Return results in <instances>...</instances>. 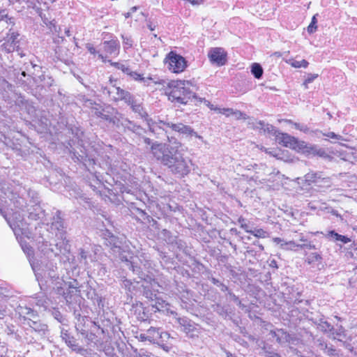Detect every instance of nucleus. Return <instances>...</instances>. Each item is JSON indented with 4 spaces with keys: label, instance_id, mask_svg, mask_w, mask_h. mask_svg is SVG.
Wrapping results in <instances>:
<instances>
[{
    "label": "nucleus",
    "instance_id": "obj_1",
    "mask_svg": "<svg viewBox=\"0 0 357 357\" xmlns=\"http://www.w3.org/2000/svg\"><path fill=\"white\" fill-rule=\"evenodd\" d=\"M28 195L26 189L20 185L0 184V207H10L13 211L12 214L5 215L4 217L17 239L22 236L29 238L30 234L28 225L24 220V215L17 211H24V208L27 207L25 196Z\"/></svg>",
    "mask_w": 357,
    "mask_h": 357
},
{
    "label": "nucleus",
    "instance_id": "obj_2",
    "mask_svg": "<svg viewBox=\"0 0 357 357\" xmlns=\"http://www.w3.org/2000/svg\"><path fill=\"white\" fill-rule=\"evenodd\" d=\"M187 149L176 140L169 139L168 144H154L152 154L161 164L178 178L188 175L191 170L192 160L185 156Z\"/></svg>",
    "mask_w": 357,
    "mask_h": 357
},
{
    "label": "nucleus",
    "instance_id": "obj_3",
    "mask_svg": "<svg viewBox=\"0 0 357 357\" xmlns=\"http://www.w3.org/2000/svg\"><path fill=\"white\" fill-rule=\"evenodd\" d=\"M110 241V243L114 245V248L117 249V252H119V258L122 261L127 262L128 268L137 274L139 278L142 280V286L144 288V295L149 300L155 301V303L152 305V307H155L157 310H160L163 308L165 307V302L157 296V293H159L160 289H162L158 282L152 278L150 275L144 273L141 271L140 267L134 265L135 263L134 261V257L130 252H126L124 250L123 252H120L121 248L116 236L111 235Z\"/></svg>",
    "mask_w": 357,
    "mask_h": 357
},
{
    "label": "nucleus",
    "instance_id": "obj_4",
    "mask_svg": "<svg viewBox=\"0 0 357 357\" xmlns=\"http://www.w3.org/2000/svg\"><path fill=\"white\" fill-rule=\"evenodd\" d=\"M169 86L171 91L169 93L168 98L173 102L186 105L192 100H198L197 96L191 89L193 86L190 81H173ZM199 101L202 102V99L199 98Z\"/></svg>",
    "mask_w": 357,
    "mask_h": 357
},
{
    "label": "nucleus",
    "instance_id": "obj_5",
    "mask_svg": "<svg viewBox=\"0 0 357 357\" xmlns=\"http://www.w3.org/2000/svg\"><path fill=\"white\" fill-rule=\"evenodd\" d=\"M30 264L40 287L47 283V279L52 281L59 279L56 271L57 268L52 262L45 264V261H42L39 264L38 261L30 260Z\"/></svg>",
    "mask_w": 357,
    "mask_h": 357
},
{
    "label": "nucleus",
    "instance_id": "obj_6",
    "mask_svg": "<svg viewBox=\"0 0 357 357\" xmlns=\"http://www.w3.org/2000/svg\"><path fill=\"white\" fill-rule=\"evenodd\" d=\"M50 229L53 232L55 233L58 240L60 241L55 244V246L60 250L61 252H62V249L65 252H69L70 245L68 243V241L66 238L64 222L61 216V211H57L54 215L51 222Z\"/></svg>",
    "mask_w": 357,
    "mask_h": 357
},
{
    "label": "nucleus",
    "instance_id": "obj_7",
    "mask_svg": "<svg viewBox=\"0 0 357 357\" xmlns=\"http://www.w3.org/2000/svg\"><path fill=\"white\" fill-rule=\"evenodd\" d=\"M174 322L189 337L194 338L200 334L199 326L185 317H178L175 314Z\"/></svg>",
    "mask_w": 357,
    "mask_h": 357
},
{
    "label": "nucleus",
    "instance_id": "obj_8",
    "mask_svg": "<svg viewBox=\"0 0 357 357\" xmlns=\"http://www.w3.org/2000/svg\"><path fill=\"white\" fill-rule=\"evenodd\" d=\"M165 63L167 66L168 69L174 73H181L187 67V61L185 58L174 52H170L167 55Z\"/></svg>",
    "mask_w": 357,
    "mask_h": 357
},
{
    "label": "nucleus",
    "instance_id": "obj_9",
    "mask_svg": "<svg viewBox=\"0 0 357 357\" xmlns=\"http://www.w3.org/2000/svg\"><path fill=\"white\" fill-rule=\"evenodd\" d=\"M276 141L286 147L293 149L305 150L306 151H313L314 147H307L304 142L298 141L295 137L286 133L279 132Z\"/></svg>",
    "mask_w": 357,
    "mask_h": 357
},
{
    "label": "nucleus",
    "instance_id": "obj_10",
    "mask_svg": "<svg viewBox=\"0 0 357 357\" xmlns=\"http://www.w3.org/2000/svg\"><path fill=\"white\" fill-rule=\"evenodd\" d=\"M157 125L163 130H166L167 128H171L172 130L178 132L179 133L186 135H192L195 134L197 136V133L194 132L193 129L188 126H185L183 123H173L171 122L164 121L160 120Z\"/></svg>",
    "mask_w": 357,
    "mask_h": 357
},
{
    "label": "nucleus",
    "instance_id": "obj_11",
    "mask_svg": "<svg viewBox=\"0 0 357 357\" xmlns=\"http://www.w3.org/2000/svg\"><path fill=\"white\" fill-rule=\"evenodd\" d=\"M208 56L211 62L218 66H223L227 61V54L221 47L211 48Z\"/></svg>",
    "mask_w": 357,
    "mask_h": 357
},
{
    "label": "nucleus",
    "instance_id": "obj_12",
    "mask_svg": "<svg viewBox=\"0 0 357 357\" xmlns=\"http://www.w3.org/2000/svg\"><path fill=\"white\" fill-rule=\"evenodd\" d=\"M305 181L310 185L311 183H315L317 186H321L319 184L321 182L326 183V187L331 186V181L328 177H323L321 173L317 172H309L305 176Z\"/></svg>",
    "mask_w": 357,
    "mask_h": 357
},
{
    "label": "nucleus",
    "instance_id": "obj_13",
    "mask_svg": "<svg viewBox=\"0 0 357 357\" xmlns=\"http://www.w3.org/2000/svg\"><path fill=\"white\" fill-rule=\"evenodd\" d=\"M131 102H132L127 104L128 105H130L133 112L137 113L142 117V119L146 121L150 130H151L152 126L154 124H156L157 122H153L151 119L149 118V115L144 110L143 107L141 105V104L137 103L136 101L134 100L133 97L131 98Z\"/></svg>",
    "mask_w": 357,
    "mask_h": 357
},
{
    "label": "nucleus",
    "instance_id": "obj_14",
    "mask_svg": "<svg viewBox=\"0 0 357 357\" xmlns=\"http://www.w3.org/2000/svg\"><path fill=\"white\" fill-rule=\"evenodd\" d=\"M19 33L12 32L9 34L8 38L2 45L3 50L6 52H13L19 47Z\"/></svg>",
    "mask_w": 357,
    "mask_h": 357
},
{
    "label": "nucleus",
    "instance_id": "obj_15",
    "mask_svg": "<svg viewBox=\"0 0 357 357\" xmlns=\"http://www.w3.org/2000/svg\"><path fill=\"white\" fill-rule=\"evenodd\" d=\"M27 324L41 337L45 336L48 332L47 325L37 321H34L31 318L28 319Z\"/></svg>",
    "mask_w": 357,
    "mask_h": 357
},
{
    "label": "nucleus",
    "instance_id": "obj_16",
    "mask_svg": "<svg viewBox=\"0 0 357 357\" xmlns=\"http://www.w3.org/2000/svg\"><path fill=\"white\" fill-rule=\"evenodd\" d=\"M273 241L284 250L296 251L297 248H299V244L296 243L294 241H285L283 238L275 237L273 238Z\"/></svg>",
    "mask_w": 357,
    "mask_h": 357
},
{
    "label": "nucleus",
    "instance_id": "obj_17",
    "mask_svg": "<svg viewBox=\"0 0 357 357\" xmlns=\"http://www.w3.org/2000/svg\"><path fill=\"white\" fill-rule=\"evenodd\" d=\"M103 48L107 54L117 56L119 53L120 45L117 40H111L103 43Z\"/></svg>",
    "mask_w": 357,
    "mask_h": 357
},
{
    "label": "nucleus",
    "instance_id": "obj_18",
    "mask_svg": "<svg viewBox=\"0 0 357 357\" xmlns=\"http://www.w3.org/2000/svg\"><path fill=\"white\" fill-rule=\"evenodd\" d=\"M27 206V213H28V217L29 218L31 219V220H40V219H43L45 214H44V211L42 209V208L40 207V206L39 205H33V206H31L30 208H28L29 206L26 204Z\"/></svg>",
    "mask_w": 357,
    "mask_h": 357
},
{
    "label": "nucleus",
    "instance_id": "obj_19",
    "mask_svg": "<svg viewBox=\"0 0 357 357\" xmlns=\"http://www.w3.org/2000/svg\"><path fill=\"white\" fill-rule=\"evenodd\" d=\"M255 127L257 129L260 130H263L264 132L268 133L270 135L275 136V139L277 138V135L280 132L273 126L265 123L264 121H259L256 122Z\"/></svg>",
    "mask_w": 357,
    "mask_h": 357
},
{
    "label": "nucleus",
    "instance_id": "obj_20",
    "mask_svg": "<svg viewBox=\"0 0 357 357\" xmlns=\"http://www.w3.org/2000/svg\"><path fill=\"white\" fill-rule=\"evenodd\" d=\"M38 250L43 253L45 255L49 256L51 254H54L55 256L59 255L61 252L60 250L56 247V249L59 250V252L54 251L52 248H51V244L47 241H42L38 243ZM66 252H65L62 249L61 254H65Z\"/></svg>",
    "mask_w": 357,
    "mask_h": 357
},
{
    "label": "nucleus",
    "instance_id": "obj_21",
    "mask_svg": "<svg viewBox=\"0 0 357 357\" xmlns=\"http://www.w3.org/2000/svg\"><path fill=\"white\" fill-rule=\"evenodd\" d=\"M36 12L40 17L43 22L48 29H50L51 31H57L54 20H51L50 18L47 17L44 13H43L40 8H37Z\"/></svg>",
    "mask_w": 357,
    "mask_h": 357
},
{
    "label": "nucleus",
    "instance_id": "obj_22",
    "mask_svg": "<svg viewBox=\"0 0 357 357\" xmlns=\"http://www.w3.org/2000/svg\"><path fill=\"white\" fill-rule=\"evenodd\" d=\"M61 337L69 347L73 350H76L77 347L76 340L73 336H70L68 331L62 329L61 331Z\"/></svg>",
    "mask_w": 357,
    "mask_h": 357
},
{
    "label": "nucleus",
    "instance_id": "obj_23",
    "mask_svg": "<svg viewBox=\"0 0 357 357\" xmlns=\"http://www.w3.org/2000/svg\"><path fill=\"white\" fill-rule=\"evenodd\" d=\"M117 93H118L117 96L114 95V101L123 100L126 103L132 102L131 98H132V96L130 94V92L119 87V90H117Z\"/></svg>",
    "mask_w": 357,
    "mask_h": 357
},
{
    "label": "nucleus",
    "instance_id": "obj_24",
    "mask_svg": "<svg viewBox=\"0 0 357 357\" xmlns=\"http://www.w3.org/2000/svg\"><path fill=\"white\" fill-rule=\"evenodd\" d=\"M273 336L276 338L278 342L282 344L289 340V335L283 330H277L272 332Z\"/></svg>",
    "mask_w": 357,
    "mask_h": 357
},
{
    "label": "nucleus",
    "instance_id": "obj_25",
    "mask_svg": "<svg viewBox=\"0 0 357 357\" xmlns=\"http://www.w3.org/2000/svg\"><path fill=\"white\" fill-rule=\"evenodd\" d=\"M20 245L22 247V250L26 255L29 258V261H35L33 259V250L31 246L27 244L25 241H23L22 239L19 241Z\"/></svg>",
    "mask_w": 357,
    "mask_h": 357
},
{
    "label": "nucleus",
    "instance_id": "obj_26",
    "mask_svg": "<svg viewBox=\"0 0 357 357\" xmlns=\"http://www.w3.org/2000/svg\"><path fill=\"white\" fill-rule=\"evenodd\" d=\"M122 125L127 128L128 129L132 130L134 132L140 133V130H142V128L132 123V121H129L128 119H126L122 122Z\"/></svg>",
    "mask_w": 357,
    "mask_h": 357
},
{
    "label": "nucleus",
    "instance_id": "obj_27",
    "mask_svg": "<svg viewBox=\"0 0 357 357\" xmlns=\"http://www.w3.org/2000/svg\"><path fill=\"white\" fill-rule=\"evenodd\" d=\"M263 72V68L259 63H254L252 65L251 73L255 78L260 79L262 77Z\"/></svg>",
    "mask_w": 357,
    "mask_h": 357
},
{
    "label": "nucleus",
    "instance_id": "obj_28",
    "mask_svg": "<svg viewBox=\"0 0 357 357\" xmlns=\"http://www.w3.org/2000/svg\"><path fill=\"white\" fill-rule=\"evenodd\" d=\"M128 75L133 80L144 82V83H146L147 81L151 79V78H150V77H147V78L144 77L142 76V75H141L135 71H132L131 69L130 70V73H128Z\"/></svg>",
    "mask_w": 357,
    "mask_h": 357
},
{
    "label": "nucleus",
    "instance_id": "obj_29",
    "mask_svg": "<svg viewBox=\"0 0 357 357\" xmlns=\"http://www.w3.org/2000/svg\"><path fill=\"white\" fill-rule=\"evenodd\" d=\"M328 236H330L333 239H335V241H341L343 243H347L348 242L350 241V239L348 237H347L345 236H342V235L338 234L337 233H336L334 231H331L328 233Z\"/></svg>",
    "mask_w": 357,
    "mask_h": 357
},
{
    "label": "nucleus",
    "instance_id": "obj_30",
    "mask_svg": "<svg viewBox=\"0 0 357 357\" xmlns=\"http://www.w3.org/2000/svg\"><path fill=\"white\" fill-rule=\"evenodd\" d=\"M317 328L319 330L324 333L330 332L333 329V326L331 324H329L328 321L322 320H321L318 324Z\"/></svg>",
    "mask_w": 357,
    "mask_h": 357
},
{
    "label": "nucleus",
    "instance_id": "obj_31",
    "mask_svg": "<svg viewBox=\"0 0 357 357\" xmlns=\"http://www.w3.org/2000/svg\"><path fill=\"white\" fill-rule=\"evenodd\" d=\"M321 259H322V257L319 254H318L317 252H312L307 257L306 261L309 264H314L315 262H320L321 261Z\"/></svg>",
    "mask_w": 357,
    "mask_h": 357
},
{
    "label": "nucleus",
    "instance_id": "obj_32",
    "mask_svg": "<svg viewBox=\"0 0 357 357\" xmlns=\"http://www.w3.org/2000/svg\"><path fill=\"white\" fill-rule=\"evenodd\" d=\"M146 333L152 341H155L160 337L158 329L153 327H151L148 329Z\"/></svg>",
    "mask_w": 357,
    "mask_h": 357
},
{
    "label": "nucleus",
    "instance_id": "obj_33",
    "mask_svg": "<svg viewBox=\"0 0 357 357\" xmlns=\"http://www.w3.org/2000/svg\"><path fill=\"white\" fill-rule=\"evenodd\" d=\"M111 65L114 66L116 68L121 70L123 73L126 75H128V73H130V68L122 63L111 62Z\"/></svg>",
    "mask_w": 357,
    "mask_h": 357
},
{
    "label": "nucleus",
    "instance_id": "obj_34",
    "mask_svg": "<svg viewBox=\"0 0 357 357\" xmlns=\"http://www.w3.org/2000/svg\"><path fill=\"white\" fill-rule=\"evenodd\" d=\"M103 93H106L108 96L114 100V95L117 96V90H119V86H112L110 88L104 87L102 88Z\"/></svg>",
    "mask_w": 357,
    "mask_h": 357
},
{
    "label": "nucleus",
    "instance_id": "obj_35",
    "mask_svg": "<svg viewBox=\"0 0 357 357\" xmlns=\"http://www.w3.org/2000/svg\"><path fill=\"white\" fill-rule=\"evenodd\" d=\"M253 236L257 237V238H266L267 237V232L264 231L263 229H256L254 230L250 229V231L248 232Z\"/></svg>",
    "mask_w": 357,
    "mask_h": 357
},
{
    "label": "nucleus",
    "instance_id": "obj_36",
    "mask_svg": "<svg viewBox=\"0 0 357 357\" xmlns=\"http://www.w3.org/2000/svg\"><path fill=\"white\" fill-rule=\"evenodd\" d=\"M79 261L80 263H83L84 265L88 264V258H91V256H89L88 253L83 249L79 250Z\"/></svg>",
    "mask_w": 357,
    "mask_h": 357
},
{
    "label": "nucleus",
    "instance_id": "obj_37",
    "mask_svg": "<svg viewBox=\"0 0 357 357\" xmlns=\"http://www.w3.org/2000/svg\"><path fill=\"white\" fill-rule=\"evenodd\" d=\"M123 45L124 49L130 48L132 46L133 40L130 37L122 35Z\"/></svg>",
    "mask_w": 357,
    "mask_h": 357
},
{
    "label": "nucleus",
    "instance_id": "obj_38",
    "mask_svg": "<svg viewBox=\"0 0 357 357\" xmlns=\"http://www.w3.org/2000/svg\"><path fill=\"white\" fill-rule=\"evenodd\" d=\"M318 77V74H307L303 85L305 89H307V84L312 83L316 78Z\"/></svg>",
    "mask_w": 357,
    "mask_h": 357
},
{
    "label": "nucleus",
    "instance_id": "obj_39",
    "mask_svg": "<svg viewBox=\"0 0 357 357\" xmlns=\"http://www.w3.org/2000/svg\"><path fill=\"white\" fill-rule=\"evenodd\" d=\"M5 19H7V23H9V24H14V21H13V18L12 17H10L8 18V13L6 12V10H1L0 11V21H2Z\"/></svg>",
    "mask_w": 357,
    "mask_h": 357
},
{
    "label": "nucleus",
    "instance_id": "obj_40",
    "mask_svg": "<svg viewBox=\"0 0 357 357\" xmlns=\"http://www.w3.org/2000/svg\"><path fill=\"white\" fill-rule=\"evenodd\" d=\"M231 116H234L236 119H246L248 118L247 115L245 113H243L239 110H234L233 109Z\"/></svg>",
    "mask_w": 357,
    "mask_h": 357
},
{
    "label": "nucleus",
    "instance_id": "obj_41",
    "mask_svg": "<svg viewBox=\"0 0 357 357\" xmlns=\"http://www.w3.org/2000/svg\"><path fill=\"white\" fill-rule=\"evenodd\" d=\"M238 223L241 225V227L247 233L250 231V228L248 225L245 222V219L243 217H240L238 220Z\"/></svg>",
    "mask_w": 357,
    "mask_h": 357
},
{
    "label": "nucleus",
    "instance_id": "obj_42",
    "mask_svg": "<svg viewBox=\"0 0 357 357\" xmlns=\"http://www.w3.org/2000/svg\"><path fill=\"white\" fill-rule=\"evenodd\" d=\"M216 112L220 114H222L225 115L226 116H231L232 109L218 107V109H216Z\"/></svg>",
    "mask_w": 357,
    "mask_h": 357
},
{
    "label": "nucleus",
    "instance_id": "obj_43",
    "mask_svg": "<svg viewBox=\"0 0 357 357\" xmlns=\"http://www.w3.org/2000/svg\"><path fill=\"white\" fill-rule=\"evenodd\" d=\"M317 23V20H316V17L315 16H314L312 19V22L310 24V25L308 26L307 27V31L310 33H313L314 31H315L316 29H317V26L315 25V24Z\"/></svg>",
    "mask_w": 357,
    "mask_h": 357
},
{
    "label": "nucleus",
    "instance_id": "obj_44",
    "mask_svg": "<svg viewBox=\"0 0 357 357\" xmlns=\"http://www.w3.org/2000/svg\"><path fill=\"white\" fill-rule=\"evenodd\" d=\"M324 352L331 357H338L336 350L333 347H327Z\"/></svg>",
    "mask_w": 357,
    "mask_h": 357
},
{
    "label": "nucleus",
    "instance_id": "obj_45",
    "mask_svg": "<svg viewBox=\"0 0 357 357\" xmlns=\"http://www.w3.org/2000/svg\"><path fill=\"white\" fill-rule=\"evenodd\" d=\"M285 62L289 65H291L292 67L296 68H301V63L300 61H296L294 59H289L288 60H285Z\"/></svg>",
    "mask_w": 357,
    "mask_h": 357
},
{
    "label": "nucleus",
    "instance_id": "obj_46",
    "mask_svg": "<svg viewBox=\"0 0 357 357\" xmlns=\"http://www.w3.org/2000/svg\"><path fill=\"white\" fill-rule=\"evenodd\" d=\"M294 126L296 129H298L304 132H307L309 131V128H307V126L304 124L294 123Z\"/></svg>",
    "mask_w": 357,
    "mask_h": 357
},
{
    "label": "nucleus",
    "instance_id": "obj_47",
    "mask_svg": "<svg viewBox=\"0 0 357 357\" xmlns=\"http://www.w3.org/2000/svg\"><path fill=\"white\" fill-rule=\"evenodd\" d=\"M299 248L316 249V247L314 245L312 244L311 242L307 241L305 243L299 244Z\"/></svg>",
    "mask_w": 357,
    "mask_h": 357
},
{
    "label": "nucleus",
    "instance_id": "obj_48",
    "mask_svg": "<svg viewBox=\"0 0 357 357\" xmlns=\"http://www.w3.org/2000/svg\"><path fill=\"white\" fill-rule=\"evenodd\" d=\"M325 136L330 137L331 139H342V137L338 135H336L333 132H328L326 134H324Z\"/></svg>",
    "mask_w": 357,
    "mask_h": 357
},
{
    "label": "nucleus",
    "instance_id": "obj_49",
    "mask_svg": "<svg viewBox=\"0 0 357 357\" xmlns=\"http://www.w3.org/2000/svg\"><path fill=\"white\" fill-rule=\"evenodd\" d=\"M229 294L231 297V299L236 303L239 306H241V301L239 300L238 297L234 294L232 292H229Z\"/></svg>",
    "mask_w": 357,
    "mask_h": 357
},
{
    "label": "nucleus",
    "instance_id": "obj_50",
    "mask_svg": "<svg viewBox=\"0 0 357 357\" xmlns=\"http://www.w3.org/2000/svg\"><path fill=\"white\" fill-rule=\"evenodd\" d=\"M144 142L146 144H148V145H150L151 146V151H152V146L154 145V144H162V143H158V142H153L152 140L148 137H144Z\"/></svg>",
    "mask_w": 357,
    "mask_h": 357
},
{
    "label": "nucleus",
    "instance_id": "obj_51",
    "mask_svg": "<svg viewBox=\"0 0 357 357\" xmlns=\"http://www.w3.org/2000/svg\"><path fill=\"white\" fill-rule=\"evenodd\" d=\"M317 342H318V347H319L321 350H323L324 351L325 350H326L328 346L321 340H319V339L317 340Z\"/></svg>",
    "mask_w": 357,
    "mask_h": 357
},
{
    "label": "nucleus",
    "instance_id": "obj_52",
    "mask_svg": "<svg viewBox=\"0 0 357 357\" xmlns=\"http://www.w3.org/2000/svg\"><path fill=\"white\" fill-rule=\"evenodd\" d=\"M26 312L24 313L26 314L28 316H30L31 317L34 318L36 314H35L34 311L31 308H25Z\"/></svg>",
    "mask_w": 357,
    "mask_h": 357
},
{
    "label": "nucleus",
    "instance_id": "obj_53",
    "mask_svg": "<svg viewBox=\"0 0 357 357\" xmlns=\"http://www.w3.org/2000/svg\"><path fill=\"white\" fill-rule=\"evenodd\" d=\"M86 48L88 50V51L91 54H96L97 53L96 49L94 48V47L90 44V43H88L86 44Z\"/></svg>",
    "mask_w": 357,
    "mask_h": 357
},
{
    "label": "nucleus",
    "instance_id": "obj_54",
    "mask_svg": "<svg viewBox=\"0 0 357 357\" xmlns=\"http://www.w3.org/2000/svg\"><path fill=\"white\" fill-rule=\"evenodd\" d=\"M204 100V103L206 104V105L211 110H214V111H216V109H218V107H215L213 104H211L209 101L208 100Z\"/></svg>",
    "mask_w": 357,
    "mask_h": 357
},
{
    "label": "nucleus",
    "instance_id": "obj_55",
    "mask_svg": "<svg viewBox=\"0 0 357 357\" xmlns=\"http://www.w3.org/2000/svg\"><path fill=\"white\" fill-rule=\"evenodd\" d=\"M266 357H281V356L275 352L266 351Z\"/></svg>",
    "mask_w": 357,
    "mask_h": 357
},
{
    "label": "nucleus",
    "instance_id": "obj_56",
    "mask_svg": "<svg viewBox=\"0 0 357 357\" xmlns=\"http://www.w3.org/2000/svg\"><path fill=\"white\" fill-rule=\"evenodd\" d=\"M123 284L124 285V287L126 288H128L129 291H131V285H132V283L130 280H125L123 281Z\"/></svg>",
    "mask_w": 357,
    "mask_h": 357
},
{
    "label": "nucleus",
    "instance_id": "obj_57",
    "mask_svg": "<svg viewBox=\"0 0 357 357\" xmlns=\"http://www.w3.org/2000/svg\"><path fill=\"white\" fill-rule=\"evenodd\" d=\"M139 337L140 339L142 340V341H146V340H148L149 342H153L150 337H149V335H147V333H143V334H140L139 335Z\"/></svg>",
    "mask_w": 357,
    "mask_h": 357
},
{
    "label": "nucleus",
    "instance_id": "obj_58",
    "mask_svg": "<svg viewBox=\"0 0 357 357\" xmlns=\"http://www.w3.org/2000/svg\"><path fill=\"white\" fill-rule=\"evenodd\" d=\"M139 357H155V356L149 352L142 351V352L139 354Z\"/></svg>",
    "mask_w": 357,
    "mask_h": 357
},
{
    "label": "nucleus",
    "instance_id": "obj_59",
    "mask_svg": "<svg viewBox=\"0 0 357 357\" xmlns=\"http://www.w3.org/2000/svg\"><path fill=\"white\" fill-rule=\"evenodd\" d=\"M300 63H301V68L303 67L305 68H307L309 64V63L305 59H303L302 61H301Z\"/></svg>",
    "mask_w": 357,
    "mask_h": 357
},
{
    "label": "nucleus",
    "instance_id": "obj_60",
    "mask_svg": "<svg viewBox=\"0 0 357 357\" xmlns=\"http://www.w3.org/2000/svg\"><path fill=\"white\" fill-rule=\"evenodd\" d=\"M299 241L301 242H302L303 243H305L307 241V238H305V237L303 235V234H300V235H299Z\"/></svg>",
    "mask_w": 357,
    "mask_h": 357
},
{
    "label": "nucleus",
    "instance_id": "obj_61",
    "mask_svg": "<svg viewBox=\"0 0 357 357\" xmlns=\"http://www.w3.org/2000/svg\"><path fill=\"white\" fill-rule=\"evenodd\" d=\"M227 357H238L236 354L231 353L229 351H225Z\"/></svg>",
    "mask_w": 357,
    "mask_h": 357
},
{
    "label": "nucleus",
    "instance_id": "obj_62",
    "mask_svg": "<svg viewBox=\"0 0 357 357\" xmlns=\"http://www.w3.org/2000/svg\"><path fill=\"white\" fill-rule=\"evenodd\" d=\"M219 287H220V289L222 291H226L228 290V287L225 284H224L222 283H220Z\"/></svg>",
    "mask_w": 357,
    "mask_h": 357
},
{
    "label": "nucleus",
    "instance_id": "obj_63",
    "mask_svg": "<svg viewBox=\"0 0 357 357\" xmlns=\"http://www.w3.org/2000/svg\"><path fill=\"white\" fill-rule=\"evenodd\" d=\"M270 266L273 267V268H278L277 262L275 259H273L272 261H271Z\"/></svg>",
    "mask_w": 357,
    "mask_h": 357
},
{
    "label": "nucleus",
    "instance_id": "obj_64",
    "mask_svg": "<svg viewBox=\"0 0 357 357\" xmlns=\"http://www.w3.org/2000/svg\"><path fill=\"white\" fill-rule=\"evenodd\" d=\"M6 314V311L4 309H0V319H2Z\"/></svg>",
    "mask_w": 357,
    "mask_h": 357
}]
</instances>
